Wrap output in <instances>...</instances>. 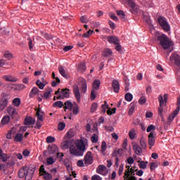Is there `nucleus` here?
Wrapping results in <instances>:
<instances>
[{
	"label": "nucleus",
	"instance_id": "nucleus-1",
	"mask_svg": "<svg viewBox=\"0 0 180 180\" xmlns=\"http://www.w3.org/2000/svg\"><path fill=\"white\" fill-rule=\"evenodd\" d=\"M35 171L34 167L24 166L18 170V176L19 178H25V180H32Z\"/></svg>",
	"mask_w": 180,
	"mask_h": 180
},
{
	"label": "nucleus",
	"instance_id": "nucleus-2",
	"mask_svg": "<svg viewBox=\"0 0 180 180\" xmlns=\"http://www.w3.org/2000/svg\"><path fill=\"white\" fill-rule=\"evenodd\" d=\"M158 40L159 41V44H160L164 50H168L171 47V40H169V37L165 35V34L158 36Z\"/></svg>",
	"mask_w": 180,
	"mask_h": 180
},
{
	"label": "nucleus",
	"instance_id": "nucleus-3",
	"mask_svg": "<svg viewBox=\"0 0 180 180\" xmlns=\"http://www.w3.org/2000/svg\"><path fill=\"white\" fill-rule=\"evenodd\" d=\"M63 108L65 109V112H67V109L68 110H72L73 115H78L79 113V106L75 102L72 103V102L70 101H67L64 103Z\"/></svg>",
	"mask_w": 180,
	"mask_h": 180
},
{
	"label": "nucleus",
	"instance_id": "nucleus-4",
	"mask_svg": "<svg viewBox=\"0 0 180 180\" xmlns=\"http://www.w3.org/2000/svg\"><path fill=\"white\" fill-rule=\"evenodd\" d=\"M158 22L165 32H169V30H171V27L169 26L168 21H167V18H165L164 16H159L158 18Z\"/></svg>",
	"mask_w": 180,
	"mask_h": 180
},
{
	"label": "nucleus",
	"instance_id": "nucleus-5",
	"mask_svg": "<svg viewBox=\"0 0 180 180\" xmlns=\"http://www.w3.org/2000/svg\"><path fill=\"white\" fill-rule=\"evenodd\" d=\"M177 108H176L175 110L173 111V112L169 115L168 118H167V124L169 126V124H171V123H172L173 120L175 119V117H176V116H178L179 113V110H180V98L177 99Z\"/></svg>",
	"mask_w": 180,
	"mask_h": 180
},
{
	"label": "nucleus",
	"instance_id": "nucleus-6",
	"mask_svg": "<svg viewBox=\"0 0 180 180\" xmlns=\"http://www.w3.org/2000/svg\"><path fill=\"white\" fill-rule=\"evenodd\" d=\"M11 99V95L3 93L1 99L0 100V110H4L8 106V103Z\"/></svg>",
	"mask_w": 180,
	"mask_h": 180
},
{
	"label": "nucleus",
	"instance_id": "nucleus-7",
	"mask_svg": "<svg viewBox=\"0 0 180 180\" xmlns=\"http://www.w3.org/2000/svg\"><path fill=\"white\" fill-rule=\"evenodd\" d=\"M85 143H88V139L85 138H81V139L77 140L76 142V147L82 153L83 155L84 153H85Z\"/></svg>",
	"mask_w": 180,
	"mask_h": 180
},
{
	"label": "nucleus",
	"instance_id": "nucleus-8",
	"mask_svg": "<svg viewBox=\"0 0 180 180\" xmlns=\"http://www.w3.org/2000/svg\"><path fill=\"white\" fill-rule=\"evenodd\" d=\"M158 99L160 103V106L158 108V115H160V117L162 118V122H164V116L162 115V113L164 112V97H162V95H160L158 97Z\"/></svg>",
	"mask_w": 180,
	"mask_h": 180
},
{
	"label": "nucleus",
	"instance_id": "nucleus-9",
	"mask_svg": "<svg viewBox=\"0 0 180 180\" xmlns=\"http://www.w3.org/2000/svg\"><path fill=\"white\" fill-rule=\"evenodd\" d=\"M84 165L86 167H88L89 165H91V164H94V157H92V152L88 151L86 154L84 156Z\"/></svg>",
	"mask_w": 180,
	"mask_h": 180
},
{
	"label": "nucleus",
	"instance_id": "nucleus-10",
	"mask_svg": "<svg viewBox=\"0 0 180 180\" xmlns=\"http://www.w3.org/2000/svg\"><path fill=\"white\" fill-rule=\"evenodd\" d=\"M122 4H127L131 8V13L136 12L137 5H136L134 0H122Z\"/></svg>",
	"mask_w": 180,
	"mask_h": 180
},
{
	"label": "nucleus",
	"instance_id": "nucleus-11",
	"mask_svg": "<svg viewBox=\"0 0 180 180\" xmlns=\"http://www.w3.org/2000/svg\"><path fill=\"white\" fill-rule=\"evenodd\" d=\"M73 94L75 95V98L78 103H81V92H79V87L78 84H74L73 86Z\"/></svg>",
	"mask_w": 180,
	"mask_h": 180
},
{
	"label": "nucleus",
	"instance_id": "nucleus-12",
	"mask_svg": "<svg viewBox=\"0 0 180 180\" xmlns=\"http://www.w3.org/2000/svg\"><path fill=\"white\" fill-rule=\"evenodd\" d=\"M65 98H70V90L69 89H62L59 96L56 97V99H65Z\"/></svg>",
	"mask_w": 180,
	"mask_h": 180
},
{
	"label": "nucleus",
	"instance_id": "nucleus-13",
	"mask_svg": "<svg viewBox=\"0 0 180 180\" xmlns=\"http://www.w3.org/2000/svg\"><path fill=\"white\" fill-rule=\"evenodd\" d=\"M48 152L50 155L53 154H57V157H60V153H58V147L56 145L49 146Z\"/></svg>",
	"mask_w": 180,
	"mask_h": 180
},
{
	"label": "nucleus",
	"instance_id": "nucleus-14",
	"mask_svg": "<svg viewBox=\"0 0 180 180\" xmlns=\"http://www.w3.org/2000/svg\"><path fill=\"white\" fill-rule=\"evenodd\" d=\"M155 135H154V132L151 131L150 132L148 135V146H150V150H151L152 147H154V145L155 144Z\"/></svg>",
	"mask_w": 180,
	"mask_h": 180
},
{
	"label": "nucleus",
	"instance_id": "nucleus-15",
	"mask_svg": "<svg viewBox=\"0 0 180 180\" xmlns=\"http://www.w3.org/2000/svg\"><path fill=\"white\" fill-rule=\"evenodd\" d=\"M135 172H136V170H134L133 167H131L129 170H125L123 178L129 179V178H130L131 176H135L136 175Z\"/></svg>",
	"mask_w": 180,
	"mask_h": 180
},
{
	"label": "nucleus",
	"instance_id": "nucleus-16",
	"mask_svg": "<svg viewBox=\"0 0 180 180\" xmlns=\"http://www.w3.org/2000/svg\"><path fill=\"white\" fill-rule=\"evenodd\" d=\"M97 174H100L101 175H103L105 176V175H108V171L106 170V166L100 165L98 166L96 169Z\"/></svg>",
	"mask_w": 180,
	"mask_h": 180
},
{
	"label": "nucleus",
	"instance_id": "nucleus-17",
	"mask_svg": "<svg viewBox=\"0 0 180 180\" xmlns=\"http://www.w3.org/2000/svg\"><path fill=\"white\" fill-rule=\"evenodd\" d=\"M70 153L72 154V155H75L76 157H82L84 155L82 154V152H81L79 150L77 149L75 147H70Z\"/></svg>",
	"mask_w": 180,
	"mask_h": 180
},
{
	"label": "nucleus",
	"instance_id": "nucleus-18",
	"mask_svg": "<svg viewBox=\"0 0 180 180\" xmlns=\"http://www.w3.org/2000/svg\"><path fill=\"white\" fill-rule=\"evenodd\" d=\"M170 60H173V61H174L175 65H176L178 68H180V56L179 55L176 53L172 54L170 57Z\"/></svg>",
	"mask_w": 180,
	"mask_h": 180
},
{
	"label": "nucleus",
	"instance_id": "nucleus-19",
	"mask_svg": "<svg viewBox=\"0 0 180 180\" xmlns=\"http://www.w3.org/2000/svg\"><path fill=\"white\" fill-rule=\"evenodd\" d=\"M107 40L108 41V43H110V44H118L119 42H120V40L119 39V38L116 36H108L107 37Z\"/></svg>",
	"mask_w": 180,
	"mask_h": 180
},
{
	"label": "nucleus",
	"instance_id": "nucleus-20",
	"mask_svg": "<svg viewBox=\"0 0 180 180\" xmlns=\"http://www.w3.org/2000/svg\"><path fill=\"white\" fill-rule=\"evenodd\" d=\"M2 79H4L6 82H18V78L11 75L3 76Z\"/></svg>",
	"mask_w": 180,
	"mask_h": 180
},
{
	"label": "nucleus",
	"instance_id": "nucleus-21",
	"mask_svg": "<svg viewBox=\"0 0 180 180\" xmlns=\"http://www.w3.org/2000/svg\"><path fill=\"white\" fill-rule=\"evenodd\" d=\"M112 87L113 88L115 94H119V91H120V84L117 79L112 80Z\"/></svg>",
	"mask_w": 180,
	"mask_h": 180
},
{
	"label": "nucleus",
	"instance_id": "nucleus-22",
	"mask_svg": "<svg viewBox=\"0 0 180 180\" xmlns=\"http://www.w3.org/2000/svg\"><path fill=\"white\" fill-rule=\"evenodd\" d=\"M88 89V84H86V80L83 79L81 81L80 91L81 94H86V90Z\"/></svg>",
	"mask_w": 180,
	"mask_h": 180
},
{
	"label": "nucleus",
	"instance_id": "nucleus-23",
	"mask_svg": "<svg viewBox=\"0 0 180 180\" xmlns=\"http://www.w3.org/2000/svg\"><path fill=\"white\" fill-rule=\"evenodd\" d=\"M116 13H117V16H120V18L122 22L127 21V18H126V14L124 13V11H123L122 10H118L116 11Z\"/></svg>",
	"mask_w": 180,
	"mask_h": 180
},
{
	"label": "nucleus",
	"instance_id": "nucleus-24",
	"mask_svg": "<svg viewBox=\"0 0 180 180\" xmlns=\"http://www.w3.org/2000/svg\"><path fill=\"white\" fill-rule=\"evenodd\" d=\"M35 123L36 120L32 117H27L24 121V124L25 126H29V124H34Z\"/></svg>",
	"mask_w": 180,
	"mask_h": 180
},
{
	"label": "nucleus",
	"instance_id": "nucleus-25",
	"mask_svg": "<svg viewBox=\"0 0 180 180\" xmlns=\"http://www.w3.org/2000/svg\"><path fill=\"white\" fill-rule=\"evenodd\" d=\"M71 140L65 141L61 143L62 150H68L71 147Z\"/></svg>",
	"mask_w": 180,
	"mask_h": 180
},
{
	"label": "nucleus",
	"instance_id": "nucleus-26",
	"mask_svg": "<svg viewBox=\"0 0 180 180\" xmlns=\"http://www.w3.org/2000/svg\"><path fill=\"white\" fill-rule=\"evenodd\" d=\"M133 150L136 155H140L143 153V148L137 144L133 146Z\"/></svg>",
	"mask_w": 180,
	"mask_h": 180
},
{
	"label": "nucleus",
	"instance_id": "nucleus-27",
	"mask_svg": "<svg viewBox=\"0 0 180 180\" xmlns=\"http://www.w3.org/2000/svg\"><path fill=\"white\" fill-rule=\"evenodd\" d=\"M58 70L60 75H62L63 78H65V79H69L70 75L65 73V70H64V68L63 66L60 65L58 67Z\"/></svg>",
	"mask_w": 180,
	"mask_h": 180
},
{
	"label": "nucleus",
	"instance_id": "nucleus-28",
	"mask_svg": "<svg viewBox=\"0 0 180 180\" xmlns=\"http://www.w3.org/2000/svg\"><path fill=\"white\" fill-rule=\"evenodd\" d=\"M112 54H113V51L109 48L104 49L102 52L103 57H112Z\"/></svg>",
	"mask_w": 180,
	"mask_h": 180
},
{
	"label": "nucleus",
	"instance_id": "nucleus-29",
	"mask_svg": "<svg viewBox=\"0 0 180 180\" xmlns=\"http://www.w3.org/2000/svg\"><path fill=\"white\" fill-rule=\"evenodd\" d=\"M25 88H26V86L23 84H13V86L11 87L14 91H22V89H25Z\"/></svg>",
	"mask_w": 180,
	"mask_h": 180
},
{
	"label": "nucleus",
	"instance_id": "nucleus-30",
	"mask_svg": "<svg viewBox=\"0 0 180 180\" xmlns=\"http://www.w3.org/2000/svg\"><path fill=\"white\" fill-rule=\"evenodd\" d=\"M100 87H101V80L99 79L94 80L92 84L93 89H95L96 91H97V89H99Z\"/></svg>",
	"mask_w": 180,
	"mask_h": 180
},
{
	"label": "nucleus",
	"instance_id": "nucleus-31",
	"mask_svg": "<svg viewBox=\"0 0 180 180\" xmlns=\"http://www.w3.org/2000/svg\"><path fill=\"white\" fill-rule=\"evenodd\" d=\"M39 92V90L37 87H33L29 94L30 98H34V96L37 95Z\"/></svg>",
	"mask_w": 180,
	"mask_h": 180
},
{
	"label": "nucleus",
	"instance_id": "nucleus-32",
	"mask_svg": "<svg viewBox=\"0 0 180 180\" xmlns=\"http://www.w3.org/2000/svg\"><path fill=\"white\" fill-rule=\"evenodd\" d=\"M86 70V65H85V63H79L77 68V71L79 72H85V70Z\"/></svg>",
	"mask_w": 180,
	"mask_h": 180
},
{
	"label": "nucleus",
	"instance_id": "nucleus-33",
	"mask_svg": "<svg viewBox=\"0 0 180 180\" xmlns=\"http://www.w3.org/2000/svg\"><path fill=\"white\" fill-rule=\"evenodd\" d=\"M119 155V153L117 152V150H114V152L112 153V157H115V167H119V158L117 157Z\"/></svg>",
	"mask_w": 180,
	"mask_h": 180
},
{
	"label": "nucleus",
	"instance_id": "nucleus-34",
	"mask_svg": "<svg viewBox=\"0 0 180 180\" xmlns=\"http://www.w3.org/2000/svg\"><path fill=\"white\" fill-rule=\"evenodd\" d=\"M16 133V128H12L11 130L8 131L7 135H6V139L8 140L12 139V135L15 134Z\"/></svg>",
	"mask_w": 180,
	"mask_h": 180
},
{
	"label": "nucleus",
	"instance_id": "nucleus-35",
	"mask_svg": "<svg viewBox=\"0 0 180 180\" xmlns=\"http://www.w3.org/2000/svg\"><path fill=\"white\" fill-rule=\"evenodd\" d=\"M7 112L8 113V115H10V116H13V115H15V113H16V108L12 107V106H8L6 109Z\"/></svg>",
	"mask_w": 180,
	"mask_h": 180
},
{
	"label": "nucleus",
	"instance_id": "nucleus-36",
	"mask_svg": "<svg viewBox=\"0 0 180 180\" xmlns=\"http://www.w3.org/2000/svg\"><path fill=\"white\" fill-rule=\"evenodd\" d=\"M9 158H11V156L6 153L0 154V160L4 162H6Z\"/></svg>",
	"mask_w": 180,
	"mask_h": 180
},
{
	"label": "nucleus",
	"instance_id": "nucleus-37",
	"mask_svg": "<svg viewBox=\"0 0 180 180\" xmlns=\"http://www.w3.org/2000/svg\"><path fill=\"white\" fill-rule=\"evenodd\" d=\"M22 141H23V134H16L14 138V141H16L17 143H20Z\"/></svg>",
	"mask_w": 180,
	"mask_h": 180
},
{
	"label": "nucleus",
	"instance_id": "nucleus-38",
	"mask_svg": "<svg viewBox=\"0 0 180 180\" xmlns=\"http://www.w3.org/2000/svg\"><path fill=\"white\" fill-rule=\"evenodd\" d=\"M138 162L139 163V168L141 169H146V168H147V164H148V162L139 160Z\"/></svg>",
	"mask_w": 180,
	"mask_h": 180
},
{
	"label": "nucleus",
	"instance_id": "nucleus-39",
	"mask_svg": "<svg viewBox=\"0 0 180 180\" xmlns=\"http://www.w3.org/2000/svg\"><path fill=\"white\" fill-rule=\"evenodd\" d=\"M40 176H44V179L45 180H50V179H52V178H53V176L51 175V174H50L47 172H46L45 173L41 174Z\"/></svg>",
	"mask_w": 180,
	"mask_h": 180
},
{
	"label": "nucleus",
	"instance_id": "nucleus-40",
	"mask_svg": "<svg viewBox=\"0 0 180 180\" xmlns=\"http://www.w3.org/2000/svg\"><path fill=\"white\" fill-rule=\"evenodd\" d=\"M140 144L142 150H146V148H147V143H146V139H144V137L143 136L140 139Z\"/></svg>",
	"mask_w": 180,
	"mask_h": 180
},
{
	"label": "nucleus",
	"instance_id": "nucleus-41",
	"mask_svg": "<svg viewBox=\"0 0 180 180\" xmlns=\"http://www.w3.org/2000/svg\"><path fill=\"white\" fill-rule=\"evenodd\" d=\"M53 108H63V106L64 107V103H63V101H56L53 104Z\"/></svg>",
	"mask_w": 180,
	"mask_h": 180
},
{
	"label": "nucleus",
	"instance_id": "nucleus-42",
	"mask_svg": "<svg viewBox=\"0 0 180 180\" xmlns=\"http://www.w3.org/2000/svg\"><path fill=\"white\" fill-rule=\"evenodd\" d=\"M106 148H108V146L106 145V141H103L101 144V153L105 155V151H106Z\"/></svg>",
	"mask_w": 180,
	"mask_h": 180
},
{
	"label": "nucleus",
	"instance_id": "nucleus-43",
	"mask_svg": "<svg viewBox=\"0 0 180 180\" xmlns=\"http://www.w3.org/2000/svg\"><path fill=\"white\" fill-rule=\"evenodd\" d=\"M11 120V117L5 115L1 120V124H8Z\"/></svg>",
	"mask_w": 180,
	"mask_h": 180
},
{
	"label": "nucleus",
	"instance_id": "nucleus-44",
	"mask_svg": "<svg viewBox=\"0 0 180 180\" xmlns=\"http://www.w3.org/2000/svg\"><path fill=\"white\" fill-rule=\"evenodd\" d=\"M20 98H15L13 100V104L14 105V106H15L16 108H19V106H20Z\"/></svg>",
	"mask_w": 180,
	"mask_h": 180
},
{
	"label": "nucleus",
	"instance_id": "nucleus-45",
	"mask_svg": "<svg viewBox=\"0 0 180 180\" xmlns=\"http://www.w3.org/2000/svg\"><path fill=\"white\" fill-rule=\"evenodd\" d=\"M124 98L127 102H131V101H133V94L130 93H127L124 96Z\"/></svg>",
	"mask_w": 180,
	"mask_h": 180
},
{
	"label": "nucleus",
	"instance_id": "nucleus-46",
	"mask_svg": "<svg viewBox=\"0 0 180 180\" xmlns=\"http://www.w3.org/2000/svg\"><path fill=\"white\" fill-rule=\"evenodd\" d=\"M36 84L39 89H44V87L46 86V84L41 82L39 79L37 80Z\"/></svg>",
	"mask_w": 180,
	"mask_h": 180
},
{
	"label": "nucleus",
	"instance_id": "nucleus-47",
	"mask_svg": "<svg viewBox=\"0 0 180 180\" xmlns=\"http://www.w3.org/2000/svg\"><path fill=\"white\" fill-rule=\"evenodd\" d=\"M51 92H53V89L50 88L49 91H46L44 94V99H49V96L51 95Z\"/></svg>",
	"mask_w": 180,
	"mask_h": 180
},
{
	"label": "nucleus",
	"instance_id": "nucleus-48",
	"mask_svg": "<svg viewBox=\"0 0 180 180\" xmlns=\"http://www.w3.org/2000/svg\"><path fill=\"white\" fill-rule=\"evenodd\" d=\"M129 136L131 140H134L136 137V131L134 129H131L129 132Z\"/></svg>",
	"mask_w": 180,
	"mask_h": 180
},
{
	"label": "nucleus",
	"instance_id": "nucleus-49",
	"mask_svg": "<svg viewBox=\"0 0 180 180\" xmlns=\"http://www.w3.org/2000/svg\"><path fill=\"white\" fill-rule=\"evenodd\" d=\"M37 120L39 122H43V115L40 114V108L37 111Z\"/></svg>",
	"mask_w": 180,
	"mask_h": 180
},
{
	"label": "nucleus",
	"instance_id": "nucleus-50",
	"mask_svg": "<svg viewBox=\"0 0 180 180\" xmlns=\"http://www.w3.org/2000/svg\"><path fill=\"white\" fill-rule=\"evenodd\" d=\"M65 129V123L60 122L58 125V130L60 131H63V130Z\"/></svg>",
	"mask_w": 180,
	"mask_h": 180
},
{
	"label": "nucleus",
	"instance_id": "nucleus-51",
	"mask_svg": "<svg viewBox=\"0 0 180 180\" xmlns=\"http://www.w3.org/2000/svg\"><path fill=\"white\" fill-rule=\"evenodd\" d=\"M98 137L96 134H94L91 138V141L92 143H98Z\"/></svg>",
	"mask_w": 180,
	"mask_h": 180
},
{
	"label": "nucleus",
	"instance_id": "nucleus-52",
	"mask_svg": "<svg viewBox=\"0 0 180 180\" xmlns=\"http://www.w3.org/2000/svg\"><path fill=\"white\" fill-rule=\"evenodd\" d=\"M146 102H147V98H146V96H141L139 100V105H144Z\"/></svg>",
	"mask_w": 180,
	"mask_h": 180
},
{
	"label": "nucleus",
	"instance_id": "nucleus-53",
	"mask_svg": "<svg viewBox=\"0 0 180 180\" xmlns=\"http://www.w3.org/2000/svg\"><path fill=\"white\" fill-rule=\"evenodd\" d=\"M96 109H98V103H93L91 106V113H94V112H95V110H96Z\"/></svg>",
	"mask_w": 180,
	"mask_h": 180
},
{
	"label": "nucleus",
	"instance_id": "nucleus-54",
	"mask_svg": "<svg viewBox=\"0 0 180 180\" xmlns=\"http://www.w3.org/2000/svg\"><path fill=\"white\" fill-rule=\"evenodd\" d=\"M95 89H92L91 91V101H95V99H96V92L95 91Z\"/></svg>",
	"mask_w": 180,
	"mask_h": 180
},
{
	"label": "nucleus",
	"instance_id": "nucleus-55",
	"mask_svg": "<svg viewBox=\"0 0 180 180\" xmlns=\"http://www.w3.org/2000/svg\"><path fill=\"white\" fill-rule=\"evenodd\" d=\"M54 141H56V138H54V136H47L46 143H54Z\"/></svg>",
	"mask_w": 180,
	"mask_h": 180
},
{
	"label": "nucleus",
	"instance_id": "nucleus-56",
	"mask_svg": "<svg viewBox=\"0 0 180 180\" xmlns=\"http://www.w3.org/2000/svg\"><path fill=\"white\" fill-rule=\"evenodd\" d=\"M80 22L82 23H88L89 22V20L86 18V16L82 15V17H80Z\"/></svg>",
	"mask_w": 180,
	"mask_h": 180
},
{
	"label": "nucleus",
	"instance_id": "nucleus-57",
	"mask_svg": "<svg viewBox=\"0 0 180 180\" xmlns=\"http://www.w3.org/2000/svg\"><path fill=\"white\" fill-rule=\"evenodd\" d=\"M115 50L117 51H119V53H121L122 52V45H120V42H118V44H115Z\"/></svg>",
	"mask_w": 180,
	"mask_h": 180
},
{
	"label": "nucleus",
	"instance_id": "nucleus-58",
	"mask_svg": "<svg viewBox=\"0 0 180 180\" xmlns=\"http://www.w3.org/2000/svg\"><path fill=\"white\" fill-rule=\"evenodd\" d=\"M63 164L65 167H66L67 169L70 168V160H68V158H66L63 160Z\"/></svg>",
	"mask_w": 180,
	"mask_h": 180
},
{
	"label": "nucleus",
	"instance_id": "nucleus-59",
	"mask_svg": "<svg viewBox=\"0 0 180 180\" xmlns=\"http://www.w3.org/2000/svg\"><path fill=\"white\" fill-rule=\"evenodd\" d=\"M28 40V46H29V49L30 50H32V49H33V41L32 40V38H27Z\"/></svg>",
	"mask_w": 180,
	"mask_h": 180
},
{
	"label": "nucleus",
	"instance_id": "nucleus-60",
	"mask_svg": "<svg viewBox=\"0 0 180 180\" xmlns=\"http://www.w3.org/2000/svg\"><path fill=\"white\" fill-rule=\"evenodd\" d=\"M151 130H153V131L155 130V126L150 124L146 129L147 133H150V131H151Z\"/></svg>",
	"mask_w": 180,
	"mask_h": 180
},
{
	"label": "nucleus",
	"instance_id": "nucleus-61",
	"mask_svg": "<svg viewBox=\"0 0 180 180\" xmlns=\"http://www.w3.org/2000/svg\"><path fill=\"white\" fill-rule=\"evenodd\" d=\"M46 162L48 164V165H53V164H54V159H53V158H49L46 159Z\"/></svg>",
	"mask_w": 180,
	"mask_h": 180
},
{
	"label": "nucleus",
	"instance_id": "nucleus-62",
	"mask_svg": "<svg viewBox=\"0 0 180 180\" xmlns=\"http://www.w3.org/2000/svg\"><path fill=\"white\" fill-rule=\"evenodd\" d=\"M150 171H153V169H155L157 167H158V165H157L156 162H150Z\"/></svg>",
	"mask_w": 180,
	"mask_h": 180
},
{
	"label": "nucleus",
	"instance_id": "nucleus-63",
	"mask_svg": "<svg viewBox=\"0 0 180 180\" xmlns=\"http://www.w3.org/2000/svg\"><path fill=\"white\" fill-rule=\"evenodd\" d=\"M94 33L93 30H89L88 32H86L85 34L82 35L83 37H89Z\"/></svg>",
	"mask_w": 180,
	"mask_h": 180
},
{
	"label": "nucleus",
	"instance_id": "nucleus-64",
	"mask_svg": "<svg viewBox=\"0 0 180 180\" xmlns=\"http://www.w3.org/2000/svg\"><path fill=\"white\" fill-rule=\"evenodd\" d=\"M91 180H102V177H101L99 175L95 174L91 177Z\"/></svg>",
	"mask_w": 180,
	"mask_h": 180
}]
</instances>
